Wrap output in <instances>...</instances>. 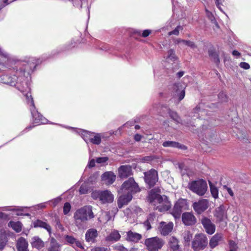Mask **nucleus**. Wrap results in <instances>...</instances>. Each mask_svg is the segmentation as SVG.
Listing matches in <instances>:
<instances>
[{"instance_id":"nucleus-1","label":"nucleus","mask_w":251,"mask_h":251,"mask_svg":"<svg viewBox=\"0 0 251 251\" xmlns=\"http://www.w3.org/2000/svg\"><path fill=\"white\" fill-rule=\"evenodd\" d=\"M157 193H160V189H154L150 191L149 195L150 202L160 212L167 211L171 207L170 202L167 197L165 195L161 196Z\"/></svg>"},{"instance_id":"nucleus-2","label":"nucleus","mask_w":251,"mask_h":251,"mask_svg":"<svg viewBox=\"0 0 251 251\" xmlns=\"http://www.w3.org/2000/svg\"><path fill=\"white\" fill-rule=\"evenodd\" d=\"M75 225L79 229L87 227L88 221L94 217L91 206H84L76 211L74 214Z\"/></svg>"},{"instance_id":"nucleus-3","label":"nucleus","mask_w":251,"mask_h":251,"mask_svg":"<svg viewBox=\"0 0 251 251\" xmlns=\"http://www.w3.org/2000/svg\"><path fill=\"white\" fill-rule=\"evenodd\" d=\"M0 81L2 83L10 85L16 87L19 90L23 93L25 95V92H29L30 89L28 88L27 84L25 81L23 77H17L14 75V77H11L7 75H2L0 77Z\"/></svg>"},{"instance_id":"nucleus-4","label":"nucleus","mask_w":251,"mask_h":251,"mask_svg":"<svg viewBox=\"0 0 251 251\" xmlns=\"http://www.w3.org/2000/svg\"><path fill=\"white\" fill-rule=\"evenodd\" d=\"M25 96L26 98L27 102L30 104V110L34 122L39 125L46 124L47 122V120L43 117V116L38 113V112L36 110L33 100L31 97L30 92H27L25 95Z\"/></svg>"},{"instance_id":"nucleus-5","label":"nucleus","mask_w":251,"mask_h":251,"mask_svg":"<svg viewBox=\"0 0 251 251\" xmlns=\"http://www.w3.org/2000/svg\"><path fill=\"white\" fill-rule=\"evenodd\" d=\"M188 188L199 196L204 195L207 189L206 182L202 179L192 181L188 183Z\"/></svg>"},{"instance_id":"nucleus-6","label":"nucleus","mask_w":251,"mask_h":251,"mask_svg":"<svg viewBox=\"0 0 251 251\" xmlns=\"http://www.w3.org/2000/svg\"><path fill=\"white\" fill-rule=\"evenodd\" d=\"M164 244V241L157 236L149 238L145 240V245L149 251H158Z\"/></svg>"},{"instance_id":"nucleus-7","label":"nucleus","mask_w":251,"mask_h":251,"mask_svg":"<svg viewBox=\"0 0 251 251\" xmlns=\"http://www.w3.org/2000/svg\"><path fill=\"white\" fill-rule=\"evenodd\" d=\"M207 238L204 234H196L192 241V248L195 251H200L203 250L207 246Z\"/></svg>"},{"instance_id":"nucleus-8","label":"nucleus","mask_w":251,"mask_h":251,"mask_svg":"<svg viewBox=\"0 0 251 251\" xmlns=\"http://www.w3.org/2000/svg\"><path fill=\"white\" fill-rule=\"evenodd\" d=\"M121 190L124 193L132 195L140 191L138 185L132 177L129 178L122 184Z\"/></svg>"},{"instance_id":"nucleus-9","label":"nucleus","mask_w":251,"mask_h":251,"mask_svg":"<svg viewBox=\"0 0 251 251\" xmlns=\"http://www.w3.org/2000/svg\"><path fill=\"white\" fill-rule=\"evenodd\" d=\"M187 201L185 199H179L175 204L171 214L176 219L179 218L182 211L188 208Z\"/></svg>"},{"instance_id":"nucleus-10","label":"nucleus","mask_w":251,"mask_h":251,"mask_svg":"<svg viewBox=\"0 0 251 251\" xmlns=\"http://www.w3.org/2000/svg\"><path fill=\"white\" fill-rule=\"evenodd\" d=\"M82 135L83 139L86 143L89 141L94 144L99 145L101 142V137L99 133L84 131Z\"/></svg>"},{"instance_id":"nucleus-11","label":"nucleus","mask_w":251,"mask_h":251,"mask_svg":"<svg viewBox=\"0 0 251 251\" xmlns=\"http://www.w3.org/2000/svg\"><path fill=\"white\" fill-rule=\"evenodd\" d=\"M144 175L145 181L150 187L154 186L158 181L157 172L154 169H151L148 172H145Z\"/></svg>"},{"instance_id":"nucleus-12","label":"nucleus","mask_w":251,"mask_h":251,"mask_svg":"<svg viewBox=\"0 0 251 251\" xmlns=\"http://www.w3.org/2000/svg\"><path fill=\"white\" fill-rule=\"evenodd\" d=\"M208 201L206 199L201 200L193 204L194 209L198 214H201L208 208Z\"/></svg>"},{"instance_id":"nucleus-13","label":"nucleus","mask_w":251,"mask_h":251,"mask_svg":"<svg viewBox=\"0 0 251 251\" xmlns=\"http://www.w3.org/2000/svg\"><path fill=\"white\" fill-rule=\"evenodd\" d=\"M174 224L172 222L167 223L161 222L158 227L160 233L164 236L167 235L171 232L173 228Z\"/></svg>"},{"instance_id":"nucleus-14","label":"nucleus","mask_w":251,"mask_h":251,"mask_svg":"<svg viewBox=\"0 0 251 251\" xmlns=\"http://www.w3.org/2000/svg\"><path fill=\"white\" fill-rule=\"evenodd\" d=\"M214 216L219 222L224 221L227 217L226 207L223 205L217 207L215 210Z\"/></svg>"},{"instance_id":"nucleus-15","label":"nucleus","mask_w":251,"mask_h":251,"mask_svg":"<svg viewBox=\"0 0 251 251\" xmlns=\"http://www.w3.org/2000/svg\"><path fill=\"white\" fill-rule=\"evenodd\" d=\"M201 223L207 233L212 234L215 232V225L211 222L210 220L204 217L201 219Z\"/></svg>"},{"instance_id":"nucleus-16","label":"nucleus","mask_w":251,"mask_h":251,"mask_svg":"<svg viewBox=\"0 0 251 251\" xmlns=\"http://www.w3.org/2000/svg\"><path fill=\"white\" fill-rule=\"evenodd\" d=\"M118 174L121 178L127 177L132 174L131 167L129 165L121 166L118 169Z\"/></svg>"},{"instance_id":"nucleus-17","label":"nucleus","mask_w":251,"mask_h":251,"mask_svg":"<svg viewBox=\"0 0 251 251\" xmlns=\"http://www.w3.org/2000/svg\"><path fill=\"white\" fill-rule=\"evenodd\" d=\"M116 177V175L113 172L109 171L103 173L101 176V178L105 184L110 185L115 181Z\"/></svg>"},{"instance_id":"nucleus-18","label":"nucleus","mask_w":251,"mask_h":251,"mask_svg":"<svg viewBox=\"0 0 251 251\" xmlns=\"http://www.w3.org/2000/svg\"><path fill=\"white\" fill-rule=\"evenodd\" d=\"M168 251H181L179 241L176 237H170L168 243Z\"/></svg>"},{"instance_id":"nucleus-19","label":"nucleus","mask_w":251,"mask_h":251,"mask_svg":"<svg viewBox=\"0 0 251 251\" xmlns=\"http://www.w3.org/2000/svg\"><path fill=\"white\" fill-rule=\"evenodd\" d=\"M182 221L186 226L194 225L196 223L195 216L191 213H184L182 215Z\"/></svg>"},{"instance_id":"nucleus-20","label":"nucleus","mask_w":251,"mask_h":251,"mask_svg":"<svg viewBox=\"0 0 251 251\" xmlns=\"http://www.w3.org/2000/svg\"><path fill=\"white\" fill-rule=\"evenodd\" d=\"M114 200V196L110 191L105 190L102 191L100 201L102 203H111Z\"/></svg>"},{"instance_id":"nucleus-21","label":"nucleus","mask_w":251,"mask_h":251,"mask_svg":"<svg viewBox=\"0 0 251 251\" xmlns=\"http://www.w3.org/2000/svg\"><path fill=\"white\" fill-rule=\"evenodd\" d=\"M98 235V231L96 229L90 228L88 229L85 234V239L88 242H95L96 238Z\"/></svg>"},{"instance_id":"nucleus-22","label":"nucleus","mask_w":251,"mask_h":251,"mask_svg":"<svg viewBox=\"0 0 251 251\" xmlns=\"http://www.w3.org/2000/svg\"><path fill=\"white\" fill-rule=\"evenodd\" d=\"M132 199L131 194H126L120 196L118 200L119 208H121L124 205L127 204Z\"/></svg>"},{"instance_id":"nucleus-23","label":"nucleus","mask_w":251,"mask_h":251,"mask_svg":"<svg viewBox=\"0 0 251 251\" xmlns=\"http://www.w3.org/2000/svg\"><path fill=\"white\" fill-rule=\"evenodd\" d=\"M39 63L38 59H36L33 57H31L29 58V60L27 62V64L25 65V68L22 70L21 68L19 69L21 72H25L28 71L32 69V68H35L36 65Z\"/></svg>"},{"instance_id":"nucleus-24","label":"nucleus","mask_w":251,"mask_h":251,"mask_svg":"<svg viewBox=\"0 0 251 251\" xmlns=\"http://www.w3.org/2000/svg\"><path fill=\"white\" fill-rule=\"evenodd\" d=\"M223 239V235L221 233H216L211 238L209 242V246L211 248L216 247Z\"/></svg>"},{"instance_id":"nucleus-25","label":"nucleus","mask_w":251,"mask_h":251,"mask_svg":"<svg viewBox=\"0 0 251 251\" xmlns=\"http://www.w3.org/2000/svg\"><path fill=\"white\" fill-rule=\"evenodd\" d=\"M28 243L23 237L20 238L17 242V248L18 251H28Z\"/></svg>"},{"instance_id":"nucleus-26","label":"nucleus","mask_w":251,"mask_h":251,"mask_svg":"<svg viewBox=\"0 0 251 251\" xmlns=\"http://www.w3.org/2000/svg\"><path fill=\"white\" fill-rule=\"evenodd\" d=\"M30 243L33 248H36L38 250L44 247V242L37 236L32 237Z\"/></svg>"},{"instance_id":"nucleus-27","label":"nucleus","mask_w":251,"mask_h":251,"mask_svg":"<svg viewBox=\"0 0 251 251\" xmlns=\"http://www.w3.org/2000/svg\"><path fill=\"white\" fill-rule=\"evenodd\" d=\"M162 145L164 147L176 148L183 150L186 149V148L184 145H181L179 143L175 141H165L163 143Z\"/></svg>"},{"instance_id":"nucleus-28","label":"nucleus","mask_w":251,"mask_h":251,"mask_svg":"<svg viewBox=\"0 0 251 251\" xmlns=\"http://www.w3.org/2000/svg\"><path fill=\"white\" fill-rule=\"evenodd\" d=\"M33 225L35 227H40L44 228L49 232L50 234L51 233V228L50 226L45 222L38 220L34 222Z\"/></svg>"},{"instance_id":"nucleus-29","label":"nucleus","mask_w":251,"mask_h":251,"mask_svg":"<svg viewBox=\"0 0 251 251\" xmlns=\"http://www.w3.org/2000/svg\"><path fill=\"white\" fill-rule=\"evenodd\" d=\"M141 237L142 236L140 234L129 231L127 233L126 239L127 240L136 242L140 240Z\"/></svg>"},{"instance_id":"nucleus-30","label":"nucleus","mask_w":251,"mask_h":251,"mask_svg":"<svg viewBox=\"0 0 251 251\" xmlns=\"http://www.w3.org/2000/svg\"><path fill=\"white\" fill-rule=\"evenodd\" d=\"M48 251H60V245L53 238H51Z\"/></svg>"},{"instance_id":"nucleus-31","label":"nucleus","mask_w":251,"mask_h":251,"mask_svg":"<svg viewBox=\"0 0 251 251\" xmlns=\"http://www.w3.org/2000/svg\"><path fill=\"white\" fill-rule=\"evenodd\" d=\"M177 59V57L176 55L175 51L173 49L169 50L167 52V55L166 57V60L167 62H175Z\"/></svg>"},{"instance_id":"nucleus-32","label":"nucleus","mask_w":251,"mask_h":251,"mask_svg":"<svg viewBox=\"0 0 251 251\" xmlns=\"http://www.w3.org/2000/svg\"><path fill=\"white\" fill-rule=\"evenodd\" d=\"M121 235L117 230L112 231L106 238V240L108 241H117L120 239Z\"/></svg>"},{"instance_id":"nucleus-33","label":"nucleus","mask_w":251,"mask_h":251,"mask_svg":"<svg viewBox=\"0 0 251 251\" xmlns=\"http://www.w3.org/2000/svg\"><path fill=\"white\" fill-rule=\"evenodd\" d=\"M9 225L17 232H19L22 230V224L20 222H10Z\"/></svg>"},{"instance_id":"nucleus-34","label":"nucleus","mask_w":251,"mask_h":251,"mask_svg":"<svg viewBox=\"0 0 251 251\" xmlns=\"http://www.w3.org/2000/svg\"><path fill=\"white\" fill-rule=\"evenodd\" d=\"M168 113L171 118L173 119V120H174L177 123H181V119L176 112H174L170 109H168Z\"/></svg>"},{"instance_id":"nucleus-35","label":"nucleus","mask_w":251,"mask_h":251,"mask_svg":"<svg viewBox=\"0 0 251 251\" xmlns=\"http://www.w3.org/2000/svg\"><path fill=\"white\" fill-rule=\"evenodd\" d=\"M182 236L184 239V241L185 243L189 244L190 241L191 240L193 234L191 233L190 231H185L182 233Z\"/></svg>"},{"instance_id":"nucleus-36","label":"nucleus","mask_w":251,"mask_h":251,"mask_svg":"<svg viewBox=\"0 0 251 251\" xmlns=\"http://www.w3.org/2000/svg\"><path fill=\"white\" fill-rule=\"evenodd\" d=\"M155 218V217L153 214H150L149 215L147 220L144 223L145 226H146L147 230H149L151 228V224L154 220Z\"/></svg>"},{"instance_id":"nucleus-37","label":"nucleus","mask_w":251,"mask_h":251,"mask_svg":"<svg viewBox=\"0 0 251 251\" xmlns=\"http://www.w3.org/2000/svg\"><path fill=\"white\" fill-rule=\"evenodd\" d=\"M209 185H210V187L211 193L212 196L215 199L217 198L218 197V189L215 186L212 185L211 182H209Z\"/></svg>"},{"instance_id":"nucleus-38","label":"nucleus","mask_w":251,"mask_h":251,"mask_svg":"<svg viewBox=\"0 0 251 251\" xmlns=\"http://www.w3.org/2000/svg\"><path fill=\"white\" fill-rule=\"evenodd\" d=\"M7 240L5 236L4 235H0V250H2L5 247Z\"/></svg>"},{"instance_id":"nucleus-39","label":"nucleus","mask_w":251,"mask_h":251,"mask_svg":"<svg viewBox=\"0 0 251 251\" xmlns=\"http://www.w3.org/2000/svg\"><path fill=\"white\" fill-rule=\"evenodd\" d=\"M209 56L215 63L218 64L219 63V58L218 55L215 52L209 51Z\"/></svg>"},{"instance_id":"nucleus-40","label":"nucleus","mask_w":251,"mask_h":251,"mask_svg":"<svg viewBox=\"0 0 251 251\" xmlns=\"http://www.w3.org/2000/svg\"><path fill=\"white\" fill-rule=\"evenodd\" d=\"M182 45L189 47L193 49H196L197 48L195 44L193 42L190 40H184V41H183Z\"/></svg>"},{"instance_id":"nucleus-41","label":"nucleus","mask_w":251,"mask_h":251,"mask_svg":"<svg viewBox=\"0 0 251 251\" xmlns=\"http://www.w3.org/2000/svg\"><path fill=\"white\" fill-rule=\"evenodd\" d=\"M183 28L181 26H177L174 30L170 31L168 33L169 35H178L179 34V31L180 30H182Z\"/></svg>"},{"instance_id":"nucleus-42","label":"nucleus","mask_w":251,"mask_h":251,"mask_svg":"<svg viewBox=\"0 0 251 251\" xmlns=\"http://www.w3.org/2000/svg\"><path fill=\"white\" fill-rule=\"evenodd\" d=\"M88 187L87 186V184L84 183L81 185L79 189V192L82 194H85L87 193L88 191Z\"/></svg>"},{"instance_id":"nucleus-43","label":"nucleus","mask_w":251,"mask_h":251,"mask_svg":"<svg viewBox=\"0 0 251 251\" xmlns=\"http://www.w3.org/2000/svg\"><path fill=\"white\" fill-rule=\"evenodd\" d=\"M101 193L102 191H94L92 193V197L94 199H99V200L100 201L101 199Z\"/></svg>"},{"instance_id":"nucleus-44","label":"nucleus","mask_w":251,"mask_h":251,"mask_svg":"<svg viewBox=\"0 0 251 251\" xmlns=\"http://www.w3.org/2000/svg\"><path fill=\"white\" fill-rule=\"evenodd\" d=\"M71 205L69 202H66L63 206V213L65 215L67 214L70 211Z\"/></svg>"},{"instance_id":"nucleus-45","label":"nucleus","mask_w":251,"mask_h":251,"mask_svg":"<svg viewBox=\"0 0 251 251\" xmlns=\"http://www.w3.org/2000/svg\"><path fill=\"white\" fill-rule=\"evenodd\" d=\"M61 199L60 197H58L50 201H49L48 202L50 205L54 207L61 201Z\"/></svg>"},{"instance_id":"nucleus-46","label":"nucleus","mask_w":251,"mask_h":251,"mask_svg":"<svg viewBox=\"0 0 251 251\" xmlns=\"http://www.w3.org/2000/svg\"><path fill=\"white\" fill-rule=\"evenodd\" d=\"M75 239H75L74 237L72 236L67 235L65 237L66 241L67 242V243L71 244V245H72L74 243V242H75Z\"/></svg>"},{"instance_id":"nucleus-47","label":"nucleus","mask_w":251,"mask_h":251,"mask_svg":"<svg viewBox=\"0 0 251 251\" xmlns=\"http://www.w3.org/2000/svg\"><path fill=\"white\" fill-rule=\"evenodd\" d=\"M108 160V157L106 156L98 157L96 159V162L99 164L103 163L106 162Z\"/></svg>"},{"instance_id":"nucleus-48","label":"nucleus","mask_w":251,"mask_h":251,"mask_svg":"<svg viewBox=\"0 0 251 251\" xmlns=\"http://www.w3.org/2000/svg\"><path fill=\"white\" fill-rule=\"evenodd\" d=\"M180 93L178 94V96L179 97V100H181L185 97V91L182 87H181L180 89Z\"/></svg>"},{"instance_id":"nucleus-49","label":"nucleus","mask_w":251,"mask_h":251,"mask_svg":"<svg viewBox=\"0 0 251 251\" xmlns=\"http://www.w3.org/2000/svg\"><path fill=\"white\" fill-rule=\"evenodd\" d=\"M72 246L75 248H79L81 249H83V247L82 246V245L81 243L75 239V242H74V243L72 245Z\"/></svg>"},{"instance_id":"nucleus-50","label":"nucleus","mask_w":251,"mask_h":251,"mask_svg":"<svg viewBox=\"0 0 251 251\" xmlns=\"http://www.w3.org/2000/svg\"><path fill=\"white\" fill-rule=\"evenodd\" d=\"M194 112L196 114V115H194L193 116L194 118L196 117L198 118L199 116L200 113L202 112V111L201 110L200 105L196 107V108L194 110Z\"/></svg>"},{"instance_id":"nucleus-51","label":"nucleus","mask_w":251,"mask_h":251,"mask_svg":"<svg viewBox=\"0 0 251 251\" xmlns=\"http://www.w3.org/2000/svg\"><path fill=\"white\" fill-rule=\"evenodd\" d=\"M91 251H109L108 249L104 247H95L91 249Z\"/></svg>"},{"instance_id":"nucleus-52","label":"nucleus","mask_w":251,"mask_h":251,"mask_svg":"<svg viewBox=\"0 0 251 251\" xmlns=\"http://www.w3.org/2000/svg\"><path fill=\"white\" fill-rule=\"evenodd\" d=\"M114 248L118 251H127V250L122 245L115 246Z\"/></svg>"},{"instance_id":"nucleus-53","label":"nucleus","mask_w":251,"mask_h":251,"mask_svg":"<svg viewBox=\"0 0 251 251\" xmlns=\"http://www.w3.org/2000/svg\"><path fill=\"white\" fill-rule=\"evenodd\" d=\"M240 66L245 69H249L250 67V65L246 62H241Z\"/></svg>"},{"instance_id":"nucleus-54","label":"nucleus","mask_w":251,"mask_h":251,"mask_svg":"<svg viewBox=\"0 0 251 251\" xmlns=\"http://www.w3.org/2000/svg\"><path fill=\"white\" fill-rule=\"evenodd\" d=\"M229 245L230 249H237V245L235 242L230 241Z\"/></svg>"},{"instance_id":"nucleus-55","label":"nucleus","mask_w":251,"mask_h":251,"mask_svg":"<svg viewBox=\"0 0 251 251\" xmlns=\"http://www.w3.org/2000/svg\"><path fill=\"white\" fill-rule=\"evenodd\" d=\"M225 189L227 191V193L231 197H234V193L230 188L228 187L227 186H225Z\"/></svg>"},{"instance_id":"nucleus-56","label":"nucleus","mask_w":251,"mask_h":251,"mask_svg":"<svg viewBox=\"0 0 251 251\" xmlns=\"http://www.w3.org/2000/svg\"><path fill=\"white\" fill-rule=\"evenodd\" d=\"M0 55L1 56H2L4 57H9V54L8 53H7L5 51H4L3 50H2V49H1L0 48Z\"/></svg>"},{"instance_id":"nucleus-57","label":"nucleus","mask_w":251,"mask_h":251,"mask_svg":"<svg viewBox=\"0 0 251 251\" xmlns=\"http://www.w3.org/2000/svg\"><path fill=\"white\" fill-rule=\"evenodd\" d=\"M0 55L1 56H2L4 57H9V54L8 53H7L5 51H4L3 50H2V49H1L0 48Z\"/></svg>"},{"instance_id":"nucleus-58","label":"nucleus","mask_w":251,"mask_h":251,"mask_svg":"<svg viewBox=\"0 0 251 251\" xmlns=\"http://www.w3.org/2000/svg\"><path fill=\"white\" fill-rule=\"evenodd\" d=\"M151 33V30H145L142 33V36L144 37H146L148 36L150 33Z\"/></svg>"},{"instance_id":"nucleus-59","label":"nucleus","mask_w":251,"mask_h":251,"mask_svg":"<svg viewBox=\"0 0 251 251\" xmlns=\"http://www.w3.org/2000/svg\"><path fill=\"white\" fill-rule=\"evenodd\" d=\"M3 210L6 211H14V210H22V209H16L15 208H12L10 207H5L3 208Z\"/></svg>"},{"instance_id":"nucleus-60","label":"nucleus","mask_w":251,"mask_h":251,"mask_svg":"<svg viewBox=\"0 0 251 251\" xmlns=\"http://www.w3.org/2000/svg\"><path fill=\"white\" fill-rule=\"evenodd\" d=\"M95 162L96 161L94 159H91L89 162L88 167L89 168H92L94 167L95 166Z\"/></svg>"},{"instance_id":"nucleus-61","label":"nucleus","mask_w":251,"mask_h":251,"mask_svg":"<svg viewBox=\"0 0 251 251\" xmlns=\"http://www.w3.org/2000/svg\"><path fill=\"white\" fill-rule=\"evenodd\" d=\"M224 0H215V3L217 5V6L219 8V9L221 10V4L222 3L223 1H224Z\"/></svg>"},{"instance_id":"nucleus-62","label":"nucleus","mask_w":251,"mask_h":251,"mask_svg":"<svg viewBox=\"0 0 251 251\" xmlns=\"http://www.w3.org/2000/svg\"><path fill=\"white\" fill-rule=\"evenodd\" d=\"M0 3H1L2 2V6H3L6 4H7L12 1L13 0H0Z\"/></svg>"},{"instance_id":"nucleus-63","label":"nucleus","mask_w":251,"mask_h":251,"mask_svg":"<svg viewBox=\"0 0 251 251\" xmlns=\"http://www.w3.org/2000/svg\"><path fill=\"white\" fill-rule=\"evenodd\" d=\"M142 136L140 134H136L134 136V139L136 141H139L141 140Z\"/></svg>"},{"instance_id":"nucleus-64","label":"nucleus","mask_w":251,"mask_h":251,"mask_svg":"<svg viewBox=\"0 0 251 251\" xmlns=\"http://www.w3.org/2000/svg\"><path fill=\"white\" fill-rule=\"evenodd\" d=\"M185 40H182L181 39H176L175 42V43L176 44H181L182 45L183 44V41H184Z\"/></svg>"}]
</instances>
